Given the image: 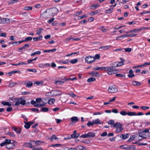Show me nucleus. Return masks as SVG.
I'll return each mask as SVG.
<instances>
[{"instance_id":"nucleus-39","label":"nucleus","mask_w":150,"mask_h":150,"mask_svg":"<svg viewBox=\"0 0 150 150\" xmlns=\"http://www.w3.org/2000/svg\"><path fill=\"white\" fill-rule=\"evenodd\" d=\"M127 113V115L129 116H135L136 115V114L135 112H128Z\"/></svg>"},{"instance_id":"nucleus-9","label":"nucleus","mask_w":150,"mask_h":150,"mask_svg":"<svg viewBox=\"0 0 150 150\" xmlns=\"http://www.w3.org/2000/svg\"><path fill=\"white\" fill-rule=\"evenodd\" d=\"M12 129L18 134L20 133L21 131V129L20 127L17 128L15 127H12Z\"/></svg>"},{"instance_id":"nucleus-13","label":"nucleus","mask_w":150,"mask_h":150,"mask_svg":"<svg viewBox=\"0 0 150 150\" xmlns=\"http://www.w3.org/2000/svg\"><path fill=\"white\" fill-rule=\"evenodd\" d=\"M24 123H25L24 127L26 129H28L30 127V125L33 123L31 122H25Z\"/></svg>"},{"instance_id":"nucleus-49","label":"nucleus","mask_w":150,"mask_h":150,"mask_svg":"<svg viewBox=\"0 0 150 150\" xmlns=\"http://www.w3.org/2000/svg\"><path fill=\"white\" fill-rule=\"evenodd\" d=\"M37 58V57H36L35 58H34L33 59H29L27 61L28 62V63H30L32 62L33 61H35L36 60Z\"/></svg>"},{"instance_id":"nucleus-14","label":"nucleus","mask_w":150,"mask_h":150,"mask_svg":"<svg viewBox=\"0 0 150 150\" xmlns=\"http://www.w3.org/2000/svg\"><path fill=\"white\" fill-rule=\"evenodd\" d=\"M129 135L128 134H123L120 136V137L123 139H125L129 137Z\"/></svg>"},{"instance_id":"nucleus-54","label":"nucleus","mask_w":150,"mask_h":150,"mask_svg":"<svg viewBox=\"0 0 150 150\" xmlns=\"http://www.w3.org/2000/svg\"><path fill=\"white\" fill-rule=\"evenodd\" d=\"M94 57L95 60L96 59H98L100 58V55L99 54H96L95 55V57Z\"/></svg>"},{"instance_id":"nucleus-1","label":"nucleus","mask_w":150,"mask_h":150,"mask_svg":"<svg viewBox=\"0 0 150 150\" xmlns=\"http://www.w3.org/2000/svg\"><path fill=\"white\" fill-rule=\"evenodd\" d=\"M113 127L116 128L115 132L116 133L122 132L123 128L121 124L118 122H117L113 125Z\"/></svg>"},{"instance_id":"nucleus-34","label":"nucleus","mask_w":150,"mask_h":150,"mask_svg":"<svg viewBox=\"0 0 150 150\" xmlns=\"http://www.w3.org/2000/svg\"><path fill=\"white\" fill-rule=\"evenodd\" d=\"M1 104L4 105H7L9 106H10L11 105V104L8 102L5 101H2Z\"/></svg>"},{"instance_id":"nucleus-47","label":"nucleus","mask_w":150,"mask_h":150,"mask_svg":"<svg viewBox=\"0 0 150 150\" xmlns=\"http://www.w3.org/2000/svg\"><path fill=\"white\" fill-rule=\"evenodd\" d=\"M24 146L26 147H29L31 148V145L30 143V142L29 143H25L24 144Z\"/></svg>"},{"instance_id":"nucleus-55","label":"nucleus","mask_w":150,"mask_h":150,"mask_svg":"<svg viewBox=\"0 0 150 150\" xmlns=\"http://www.w3.org/2000/svg\"><path fill=\"white\" fill-rule=\"evenodd\" d=\"M32 40V38L30 37H29L25 38L24 41H30Z\"/></svg>"},{"instance_id":"nucleus-63","label":"nucleus","mask_w":150,"mask_h":150,"mask_svg":"<svg viewBox=\"0 0 150 150\" xmlns=\"http://www.w3.org/2000/svg\"><path fill=\"white\" fill-rule=\"evenodd\" d=\"M44 83V82L42 81H38V86H42Z\"/></svg>"},{"instance_id":"nucleus-11","label":"nucleus","mask_w":150,"mask_h":150,"mask_svg":"<svg viewBox=\"0 0 150 150\" xmlns=\"http://www.w3.org/2000/svg\"><path fill=\"white\" fill-rule=\"evenodd\" d=\"M14 145L13 143H9L8 144H6V147L8 149H11L14 148Z\"/></svg>"},{"instance_id":"nucleus-4","label":"nucleus","mask_w":150,"mask_h":150,"mask_svg":"<svg viewBox=\"0 0 150 150\" xmlns=\"http://www.w3.org/2000/svg\"><path fill=\"white\" fill-rule=\"evenodd\" d=\"M86 62L88 63H91L95 61V59L94 57L91 56H89L86 57L85 59Z\"/></svg>"},{"instance_id":"nucleus-50","label":"nucleus","mask_w":150,"mask_h":150,"mask_svg":"<svg viewBox=\"0 0 150 150\" xmlns=\"http://www.w3.org/2000/svg\"><path fill=\"white\" fill-rule=\"evenodd\" d=\"M80 137L83 138H88L87 133L81 135L80 136Z\"/></svg>"},{"instance_id":"nucleus-20","label":"nucleus","mask_w":150,"mask_h":150,"mask_svg":"<svg viewBox=\"0 0 150 150\" xmlns=\"http://www.w3.org/2000/svg\"><path fill=\"white\" fill-rule=\"evenodd\" d=\"M88 138L93 137L95 136V133L93 132H89L87 133Z\"/></svg>"},{"instance_id":"nucleus-48","label":"nucleus","mask_w":150,"mask_h":150,"mask_svg":"<svg viewBox=\"0 0 150 150\" xmlns=\"http://www.w3.org/2000/svg\"><path fill=\"white\" fill-rule=\"evenodd\" d=\"M120 114L122 115H127V112L125 111H122L120 112Z\"/></svg>"},{"instance_id":"nucleus-28","label":"nucleus","mask_w":150,"mask_h":150,"mask_svg":"<svg viewBox=\"0 0 150 150\" xmlns=\"http://www.w3.org/2000/svg\"><path fill=\"white\" fill-rule=\"evenodd\" d=\"M132 83L133 85L134 86H139L141 84V83L140 82H137L135 81H133Z\"/></svg>"},{"instance_id":"nucleus-40","label":"nucleus","mask_w":150,"mask_h":150,"mask_svg":"<svg viewBox=\"0 0 150 150\" xmlns=\"http://www.w3.org/2000/svg\"><path fill=\"white\" fill-rule=\"evenodd\" d=\"M135 135H132L131 136L129 139L127 140V142H130L133 141L135 138Z\"/></svg>"},{"instance_id":"nucleus-64","label":"nucleus","mask_w":150,"mask_h":150,"mask_svg":"<svg viewBox=\"0 0 150 150\" xmlns=\"http://www.w3.org/2000/svg\"><path fill=\"white\" fill-rule=\"evenodd\" d=\"M20 104L22 105H24L25 103V101L24 100H22L20 102Z\"/></svg>"},{"instance_id":"nucleus-17","label":"nucleus","mask_w":150,"mask_h":150,"mask_svg":"<svg viewBox=\"0 0 150 150\" xmlns=\"http://www.w3.org/2000/svg\"><path fill=\"white\" fill-rule=\"evenodd\" d=\"M25 83L26 84V86L28 88L31 87L33 85V83L30 81H27Z\"/></svg>"},{"instance_id":"nucleus-23","label":"nucleus","mask_w":150,"mask_h":150,"mask_svg":"<svg viewBox=\"0 0 150 150\" xmlns=\"http://www.w3.org/2000/svg\"><path fill=\"white\" fill-rule=\"evenodd\" d=\"M16 73L20 74L21 73V71H13L8 72V73H7V74H9V75L11 76L12 74Z\"/></svg>"},{"instance_id":"nucleus-10","label":"nucleus","mask_w":150,"mask_h":150,"mask_svg":"<svg viewBox=\"0 0 150 150\" xmlns=\"http://www.w3.org/2000/svg\"><path fill=\"white\" fill-rule=\"evenodd\" d=\"M138 133L139 134V136L142 137L143 139H144L146 138V134L142 131H138Z\"/></svg>"},{"instance_id":"nucleus-15","label":"nucleus","mask_w":150,"mask_h":150,"mask_svg":"<svg viewBox=\"0 0 150 150\" xmlns=\"http://www.w3.org/2000/svg\"><path fill=\"white\" fill-rule=\"evenodd\" d=\"M129 74L127 75L128 77L129 78H132L135 76V75L134 74L133 71L132 70H130L129 71Z\"/></svg>"},{"instance_id":"nucleus-62","label":"nucleus","mask_w":150,"mask_h":150,"mask_svg":"<svg viewBox=\"0 0 150 150\" xmlns=\"http://www.w3.org/2000/svg\"><path fill=\"white\" fill-rule=\"evenodd\" d=\"M28 71H29L32 72H37L36 70L34 69H28Z\"/></svg>"},{"instance_id":"nucleus-8","label":"nucleus","mask_w":150,"mask_h":150,"mask_svg":"<svg viewBox=\"0 0 150 150\" xmlns=\"http://www.w3.org/2000/svg\"><path fill=\"white\" fill-rule=\"evenodd\" d=\"M29 47V44H25L23 46L20 47L18 49L19 51L21 52L23 50H25Z\"/></svg>"},{"instance_id":"nucleus-32","label":"nucleus","mask_w":150,"mask_h":150,"mask_svg":"<svg viewBox=\"0 0 150 150\" xmlns=\"http://www.w3.org/2000/svg\"><path fill=\"white\" fill-rule=\"evenodd\" d=\"M55 101V100L54 98H51L48 101V103L50 104H53Z\"/></svg>"},{"instance_id":"nucleus-52","label":"nucleus","mask_w":150,"mask_h":150,"mask_svg":"<svg viewBox=\"0 0 150 150\" xmlns=\"http://www.w3.org/2000/svg\"><path fill=\"white\" fill-rule=\"evenodd\" d=\"M2 22L6 23H8L10 22V19L8 18H3L2 19Z\"/></svg>"},{"instance_id":"nucleus-3","label":"nucleus","mask_w":150,"mask_h":150,"mask_svg":"<svg viewBox=\"0 0 150 150\" xmlns=\"http://www.w3.org/2000/svg\"><path fill=\"white\" fill-rule=\"evenodd\" d=\"M108 91L109 93H113L117 92L118 90L116 86L113 85H111L109 86Z\"/></svg>"},{"instance_id":"nucleus-46","label":"nucleus","mask_w":150,"mask_h":150,"mask_svg":"<svg viewBox=\"0 0 150 150\" xmlns=\"http://www.w3.org/2000/svg\"><path fill=\"white\" fill-rule=\"evenodd\" d=\"M62 146V145L61 144H52L51 146L52 147H61Z\"/></svg>"},{"instance_id":"nucleus-59","label":"nucleus","mask_w":150,"mask_h":150,"mask_svg":"<svg viewBox=\"0 0 150 150\" xmlns=\"http://www.w3.org/2000/svg\"><path fill=\"white\" fill-rule=\"evenodd\" d=\"M17 84L16 83H12L9 84V86L10 87H13Z\"/></svg>"},{"instance_id":"nucleus-43","label":"nucleus","mask_w":150,"mask_h":150,"mask_svg":"<svg viewBox=\"0 0 150 150\" xmlns=\"http://www.w3.org/2000/svg\"><path fill=\"white\" fill-rule=\"evenodd\" d=\"M94 124L93 122V120L92 122L89 121L87 124V125L88 126H93Z\"/></svg>"},{"instance_id":"nucleus-51","label":"nucleus","mask_w":150,"mask_h":150,"mask_svg":"<svg viewBox=\"0 0 150 150\" xmlns=\"http://www.w3.org/2000/svg\"><path fill=\"white\" fill-rule=\"evenodd\" d=\"M141 108L143 109V110H145L148 109L149 108L148 106H143L141 107Z\"/></svg>"},{"instance_id":"nucleus-61","label":"nucleus","mask_w":150,"mask_h":150,"mask_svg":"<svg viewBox=\"0 0 150 150\" xmlns=\"http://www.w3.org/2000/svg\"><path fill=\"white\" fill-rule=\"evenodd\" d=\"M54 18H52L50 19V20H48L47 21V22L49 23H50L52 22H53L54 20Z\"/></svg>"},{"instance_id":"nucleus-57","label":"nucleus","mask_w":150,"mask_h":150,"mask_svg":"<svg viewBox=\"0 0 150 150\" xmlns=\"http://www.w3.org/2000/svg\"><path fill=\"white\" fill-rule=\"evenodd\" d=\"M11 140L10 139H6L5 140V142L6 143V145L9 144V143H11Z\"/></svg>"},{"instance_id":"nucleus-58","label":"nucleus","mask_w":150,"mask_h":150,"mask_svg":"<svg viewBox=\"0 0 150 150\" xmlns=\"http://www.w3.org/2000/svg\"><path fill=\"white\" fill-rule=\"evenodd\" d=\"M147 65H150V63L149 62L147 63L145 62L144 64L141 65V67H146Z\"/></svg>"},{"instance_id":"nucleus-2","label":"nucleus","mask_w":150,"mask_h":150,"mask_svg":"<svg viewBox=\"0 0 150 150\" xmlns=\"http://www.w3.org/2000/svg\"><path fill=\"white\" fill-rule=\"evenodd\" d=\"M58 10L56 8L54 7L50 8L49 10V13L52 16H54L58 13Z\"/></svg>"},{"instance_id":"nucleus-16","label":"nucleus","mask_w":150,"mask_h":150,"mask_svg":"<svg viewBox=\"0 0 150 150\" xmlns=\"http://www.w3.org/2000/svg\"><path fill=\"white\" fill-rule=\"evenodd\" d=\"M79 134L76 133V131L74 130L73 132V134L71 135V137L72 138H75L79 137Z\"/></svg>"},{"instance_id":"nucleus-7","label":"nucleus","mask_w":150,"mask_h":150,"mask_svg":"<svg viewBox=\"0 0 150 150\" xmlns=\"http://www.w3.org/2000/svg\"><path fill=\"white\" fill-rule=\"evenodd\" d=\"M46 103H44L42 100L41 98H38V107L45 106Z\"/></svg>"},{"instance_id":"nucleus-27","label":"nucleus","mask_w":150,"mask_h":150,"mask_svg":"<svg viewBox=\"0 0 150 150\" xmlns=\"http://www.w3.org/2000/svg\"><path fill=\"white\" fill-rule=\"evenodd\" d=\"M111 46H102L99 47V49H102L103 50H107L109 49Z\"/></svg>"},{"instance_id":"nucleus-60","label":"nucleus","mask_w":150,"mask_h":150,"mask_svg":"<svg viewBox=\"0 0 150 150\" xmlns=\"http://www.w3.org/2000/svg\"><path fill=\"white\" fill-rule=\"evenodd\" d=\"M19 0H11V1L9 3V4H13L15 3L16 2L18 1H19Z\"/></svg>"},{"instance_id":"nucleus-44","label":"nucleus","mask_w":150,"mask_h":150,"mask_svg":"<svg viewBox=\"0 0 150 150\" xmlns=\"http://www.w3.org/2000/svg\"><path fill=\"white\" fill-rule=\"evenodd\" d=\"M23 9L25 10H32V8L31 7L25 6L24 8Z\"/></svg>"},{"instance_id":"nucleus-38","label":"nucleus","mask_w":150,"mask_h":150,"mask_svg":"<svg viewBox=\"0 0 150 150\" xmlns=\"http://www.w3.org/2000/svg\"><path fill=\"white\" fill-rule=\"evenodd\" d=\"M55 83L58 85H62L64 83V82L62 81H55Z\"/></svg>"},{"instance_id":"nucleus-30","label":"nucleus","mask_w":150,"mask_h":150,"mask_svg":"<svg viewBox=\"0 0 150 150\" xmlns=\"http://www.w3.org/2000/svg\"><path fill=\"white\" fill-rule=\"evenodd\" d=\"M96 80V78L94 77H90L88 78L87 80V81L88 83H90L92 82H93L95 81Z\"/></svg>"},{"instance_id":"nucleus-18","label":"nucleus","mask_w":150,"mask_h":150,"mask_svg":"<svg viewBox=\"0 0 150 150\" xmlns=\"http://www.w3.org/2000/svg\"><path fill=\"white\" fill-rule=\"evenodd\" d=\"M120 59L121 60V61L118 62V64H117L115 67H116L121 66L123 65L124 60L122 58H120Z\"/></svg>"},{"instance_id":"nucleus-35","label":"nucleus","mask_w":150,"mask_h":150,"mask_svg":"<svg viewBox=\"0 0 150 150\" xmlns=\"http://www.w3.org/2000/svg\"><path fill=\"white\" fill-rule=\"evenodd\" d=\"M56 49H54L50 50H46L43 51L44 52H54L56 50Z\"/></svg>"},{"instance_id":"nucleus-26","label":"nucleus","mask_w":150,"mask_h":150,"mask_svg":"<svg viewBox=\"0 0 150 150\" xmlns=\"http://www.w3.org/2000/svg\"><path fill=\"white\" fill-rule=\"evenodd\" d=\"M139 31L138 30V29H135L134 30H130L129 31H128L126 32V33H132L134 32L135 33H138L139 32Z\"/></svg>"},{"instance_id":"nucleus-22","label":"nucleus","mask_w":150,"mask_h":150,"mask_svg":"<svg viewBox=\"0 0 150 150\" xmlns=\"http://www.w3.org/2000/svg\"><path fill=\"white\" fill-rule=\"evenodd\" d=\"M100 5L99 4H96L92 5L91 7V8L93 9L97 8Z\"/></svg>"},{"instance_id":"nucleus-24","label":"nucleus","mask_w":150,"mask_h":150,"mask_svg":"<svg viewBox=\"0 0 150 150\" xmlns=\"http://www.w3.org/2000/svg\"><path fill=\"white\" fill-rule=\"evenodd\" d=\"M93 120V122L95 125L101 124L100 120L98 119H96L95 120Z\"/></svg>"},{"instance_id":"nucleus-42","label":"nucleus","mask_w":150,"mask_h":150,"mask_svg":"<svg viewBox=\"0 0 150 150\" xmlns=\"http://www.w3.org/2000/svg\"><path fill=\"white\" fill-rule=\"evenodd\" d=\"M113 8H110L109 9L107 10L106 11V13H111L113 11Z\"/></svg>"},{"instance_id":"nucleus-12","label":"nucleus","mask_w":150,"mask_h":150,"mask_svg":"<svg viewBox=\"0 0 150 150\" xmlns=\"http://www.w3.org/2000/svg\"><path fill=\"white\" fill-rule=\"evenodd\" d=\"M115 67L114 66L105 67L104 70L108 71H111L115 70Z\"/></svg>"},{"instance_id":"nucleus-21","label":"nucleus","mask_w":150,"mask_h":150,"mask_svg":"<svg viewBox=\"0 0 150 150\" xmlns=\"http://www.w3.org/2000/svg\"><path fill=\"white\" fill-rule=\"evenodd\" d=\"M89 74L93 76H98V73L97 72L92 71L89 73Z\"/></svg>"},{"instance_id":"nucleus-25","label":"nucleus","mask_w":150,"mask_h":150,"mask_svg":"<svg viewBox=\"0 0 150 150\" xmlns=\"http://www.w3.org/2000/svg\"><path fill=\"white\" fill-rule=\"evenodd\" d=\"M58 139V138L54 134L52 135L50 138V140L52 142L53 141V139L57 140Z\"/></svg>"},{"instance_id":"nucleus-45","label":"nucleus","mask_w":150,"mask_h":150,"mask_svg":"<svg viewBox=\"0 0 150 150\" xmlns=\"http://www.w3.org/2000/svg\"><path fill=\"white\" fill-rule=\"evenodd\" d=\"M120 147L122 149H128V145H123L120 146Z\"/></svg>"},{"instance_id":"nucleus-41","label":"nucleus","mask_w":150,"mask_h":150,"mask_svg":"<svg viewBox=\"0 0 150 150\" xmlns=\"http://www.w3.org/2000/svg\"><path fill=\"white\" fill-rule=\"evenodd\" d=\"M117 70H114L111 71H109L108 72V74L109 75H111L112 74H115L117 72Z\"/></svg>"},{"instance_id":"nucleus-56","label":"nucleus","mask_w":150,"mask_h":150,"mask_svg":"<svg viewBox=\"0 0 150 150\" xmlns=\"http://www.w3.org/2000/svg\"><path fill=\"white\" fill-rule=\"evenodd\" d=\"M124 49L126 52H130L132 50V48H125Z\"/></svg>"},{"instance_id":"nucleus-6","label":"nucleus","mask_w":150,"mask_h":150,"mask_svg":"<svg viewBox=\"0 0 150 150\" xmlns=\"http://www.w3.org/2000/svg\"><path fill=\"white\" fill-rule=\"evenodd\" d=\"M51 95L52 96H57L61 95L62 93L61 91L58 90H54L51 92Z\"/></svg>"},{"instance_id":"nucleus-53","label":"nucleus","mask_w":150,"mask_h":150,"mask_svg":"<svg viewBox=\"0 0 150 150\" xmlns=\"http://www.w3.org/2000/svg\"><path fill=\"white\" fill-rule=\"evenodd\" d=\"M115 121L113 120H110L108 122V123L109 125H112L114 124Z\"/></svg>"},{"instance_id":"nucleus-31","label":"nucleus","mask_w":150,"mask_h":150,"mask_svg":"<svg viewBox=\"0 0 150 150\" xmlns=\"http://www.w3.org/2000/svg\"><path fill=\"white\" fill-rule=\"evenodd\" d=\"M104 68L105 67H96L93 68V69L94 70H104Z\"/></svg>"},{"instance_id":"nucleus-5","label":"nucleus","mask_w":150,"mask_h":150,"mask_svg":"<svg viewBox=\"0 0 150 150\" xmlns=\"http://www.w3.org/2000/svg\"><path fill=\"white\" fill-rule=\"evenodd\" d=\"M37 141H30L31 148H32L33 150H37V145H38Z\"/></svg>"},{"instance_id":"nucleus-19","label":"nucleus","mask_w":150,"mask_h":150,"mask_svg":"<svg viewBox=\"0 0 150 150\" xmlns=\"http://www.w3.org/2000/svg\"><path fill=\"white\" fill-rule=\"evenodd\" d=\"M71 120L72 122H76L79 121L78 117L76 116H74L71 118Z\"/></svg>"},{"instance_id":"nucleus-29","label":"nucleus","mask_w":150,"mask_h":150,"mask_svg":"<svg viewBox=\"0 0 150 150\" xmlns=\"http://www.w3.org/2000/svg\"><path fill=\"white\" fill-rule=\"evenodd\" d=\"M6 134L10 136L11 137H15V135L13 132H8L6 133Z\"/></svg>"},{"instance_id":"nucleus-33","label":"nucleus","mask_w":150,"mask_h":150,"mask_svg":"<svg viewBox=\"0 0 150 150\" xmlns=\"http://www.w3.org/2000/svg\"><path fill=\"white\" fill-rule=\"evenodd\" d=\"M49 110V108L46 107H42L41 110H40V111L43 112H47Z\"/></svg>"},{"instance_id":"nucleus-37","label":"nucleus","mask_w":150,"mask_h":150,"mask_svg":"<svg viewBox=\"0 0 150 150\" xmlns=\"http://www.w3.org/2000/svg\"><path fill=\"white\" fill-rule=\"evenodd\" d=\"M78 61V60L77 59H74L69 61V62H70L72 64H74L76 63Z\"/></svg>"},{"instance_id":"nucleus-36","label":"nucleus","mask_w":150,"mask_h":150,"mask_svg":"<svg viewBox=\"0 0 150 150\" xmlns=\"http://www.w3.org/2000/svg\"><path fill=\"white\" fill-rule=\"evenodd\" d=\"M150 28V27H142L138 29V30L139 31H141L142 30H149Z\"/></svg>"}]
</instances>
